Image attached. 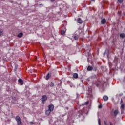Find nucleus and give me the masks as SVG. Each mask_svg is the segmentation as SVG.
<instances>
[{
  "label": "nucleus",
  "instance_id": "ddd939ff",
  "mask_svg": "<svg viewBox=\"0 0 125 125\" xmlns=\"http://www.w3.org/2000/svg\"><path fill=\"white\" fill-rule=\"evenodd\" d=\"M50 113H51V111H50V110H49V109L46 111V115H47V116H49Z\"/></svg>",
  "mask_w": 125,
  "mask_h": 125
},
{
  "label": "nucleus",
  "instance_id": "cd10ccee",
  "mask_svg": "<svg viewBox=\"0 0 125 125\" xmlns=\"http://www.w3.org/2000/svg\"><path fill=\"white\" fill-rule=\"evenodd\" d=\"M110 125H113V123L111 122H109Z\"/></svg>",
  "mask_w": 125,
  "mask_h": 125
},
{
  "label": "nucleus",
  "instance_id": "4be33fe9",
  "mask_svg": "<svg viewBox=\"0 0 125 125\" xmlns=\"http://www.w3.org/2000/svg\"><path fill=\"white\" fill-rule=\"evenodd\" d=\"M104 124L105 125H109V124H108L107 123V121H104Z\"/></svg>",
  "mask_w": 125,
  "mask_h": 125
},
{
  "label": "nucleus",
  "instance_id": "b1692460",
  "mask_svg": "<svg viewBox=\"0 0 125 125\" xmlns=\"http://www.w3.org/2000/svg\"><path fill=\"white\" fill-rule=\"evenodd\" d=\"M123 1H124V0H118V2H119V3H122Z\"/></svg>",
  "mask_w": 125,
  "mask_h": 125
},
{
  "label": "nucleus",
  "instance_id": "9d476101",
  "mask_svg": "<svg viewBox=\"0 0 125 125\" xmlns=\"http://www.w3.org/2000/svg\"><path fill=\"white\" fill-rule=\"evenodd\" d=\"M73 78H74V79H78V78H79V75L78 73H75L73 74Z\"/></svg>",
  "mask_w": 125,
  "mask_h": 125
},
{
  "label": "nucleus",
  "instance_id": "6e6552de",
  "mask_svg": "<svg viewBox=\"0 0 125 125\" xmlns=\"http://www.w3.org/2000/svg\"><path fill=\"white\" fill-rule=\"evenodd\" d=\"M103 99L104 101H107L109 99V97H108V96H104Z\"/></svg>",
  "mask_w": 125,
  "mask_h": 125
},
{
  "label": "nucleus",
  "instance_id": "20e7f679",
  "mask_svg": "<svg viewBox=\"0 0 125 125\" xmlns=\"http://www.w3.org/2000/svg\"><path fill=\"white\" fill-rule=\"evenodd\" d=\"M48 110L51 112H52L54 110V106L53 105H50L48 106Z\"/></svg>",
  "mask_w": 125,
  "mask_h": 125
},
{
  "label": "nucleus",
  "instance_id": "2f4dec72",
  "mask_svg": "<svg viewBox=\"0 0 125 125\" xmlns=\"http://www.w3.org/2000/svg\"><path fill=\"white\" fill-rule=\"evenodd\" d=\"M124 15L125 16V12L124 13Z\"/></svg>",
  "mask_w": 125,
  "mask_h": 125
},
{
  "label": "nucleus",
  "instance_id": "393cba45",
  "mask_svg": "<svg viewBox=\"0 0 125 125\" xmlns=\"http://www.w3.org/2000/svg\"><path fill=\"white\" fill-rule=\"evenodd\" d=\"M121 14H122V12H121V11H119L118 12V15H121Z\"/></svg>",
  "mask_w": 125,
  "mask_h": 125
},
{
  "label": "nucleus",
  "instance_id": "6ab92c4d",
  "mask_svg": "<svg viewBox=\"0 0 125 125\" xmlns=\"http://www.w3.org/2000/svg\"><path fill=\"white\" fill-rule=\"evenodd\" d=\"M121 107L122 110H124V109H125V104H122L121 106Z\"/></svg>",
  "mask_w": 125,
  "mask_h": 125
},
{
  "label": "nucleus",
  "instance_id": "f257e3e1",
  "mask_svg": "<svg viewBox=\"0 0 125 125\" xmlns=\"http://www.w3.org/2000/svg\"><path fill=\"white\" fill-rule=\"evenodd\" d=\"M16 121L18 125H23V123L21 122V119L19 116L16 117Z\"/></svg>",
  "mask_w": 125,
  "mask_h": 125
},
{
  "label": "nucleus",
  "instance_id": "4468645a",
  "mask_svg": "<svg viewBox=\"0 0 125 125\" xmlns=\"http://www.w3.org/2000/svg\"><path fill=\"white\" fill-rule=\"evenodd\" d=\"M22 36H23V33L22 32H21L18 35V38H22Z\"/></svg>",
  "mask_w": 125,
  "mask_h": 125
},
{
  "label": "nucleus",
  "instance_id": "f3484780",
  "mask_svg": "<svg viewBox=\"0 0 125 125\" xmlns=\"http://www.w3.org/2000/svg\"><path fill=\"white\" fill-rule=\"evenodd\" d=\"M73 38L74 40H78L79 39V36L78 35L74 36Z\"/></svg>",
  "mask_w": 125,
  "mask_h": 125
},
{
  "label": "nucleus",
  "instance_id": "f704fd0d",
  "mask_svg": "<svg viewBox=\"0 0 125 125\" xmlns=\"http://www.w3.org/2000/svg\"><path fill=\"white\" fill-rule=\"evenodd\" d=\"M114 122H115V120H114Z\"/></svg>",
  "mask_w": 125,
  "mask_h": 125
},
{
  "label": "nucleus",
  "instance_id": "a211bd4d",
  "mask_svg": "<svg viewBox=\"0 0 125 125\" xmlns=\"http://www.w3.org/2000/svg\"><path fill=\"white\" fill-rule=\"evenodd\" d=\"M2 35H3V31H2V30L0 29V36H2Z\"/></svg>",
  "mask_w": 125,
  "mask_h": 125
},
{
  "label": "nucleus",
  "instance_id": "7ed1b4c3",
  "mask_svg": "<svg viewBox=\"0 0 125 125\" xmlns=\"http://www.w3.org/2000/svg\"><path fill=\"white\" fill-rule=\"evenodd\" d=\"M47 100V97L46 95H43L42 97V103H44V102L46 101Z\"/></svg>",
  "mask_w": 125,
  "mask_h": 125
},
{
  "label": "nucleus",
  "instance_id": "2eb2a0df",
  "mask_svg": "<svg viewBox=\"0 0 125 125\" xmlns=\"http://www.w3.org/2000/svg\"><path fill=\"white\" fill-rule=\"evenodd\" d=\"M120 36L121 38H122L123 39H124V38H125V34L121 33V34H120Z\"/></svg>",
  "mask_w": 125,
  "mask_h": 125
},
{
  "label": "nucleus",
  "instance_id": "7c9ffc66",
  "mask_svg": "<svg viewBox=\"0 0 125 125\" xmlns=\"http://www.w3.org/2000/svg\"><path fill=\"white\" fill-rule=\"evenodd\" d=\"M96 70H97V69H96V68L95 67V68H94V71H96Z\"/></svg>",
  "mask_w": 125,
  "mask_h": 125
},
{
  "label": "nucleus",
  "instance_id": "1a4fd4ad",
  "mask_svg": "<svg viewBox=\"0 0 125 125\" xmlns=\"http://www.w3.org/2000/svg\"><path fill=\"white\" fill-rule=\"evenodd\" d=\"M92 70H93V67L91 66H88L87 68V71H92Z\"/></svg>",
  "mask_w": 125,
  "mask_h": 125
},
{
  "label": "nucleus",
  "instance_id": "72a5a7b5",
  "mask_svg": "<svg viewBox=\"0 0 125 125\" xmlns=\"http://www.w3.org/2000/svg\"><path fill=\"white\" fill-rule=\"evenodd\" d=\"M93 1H94V0H92Z\"/></svg>",
  "mask_w": 125,
  "mask_h": 125
},
{
  "label": "nucleus",
  "instance_id": "aec40b11",
  "mask_svg": "<svg viewBox=\"0 0 125 125\" xmlns=\"http://www.w3.org/2000/svg\"><path fill=\"white\" fill-rule=\"evenodd\" d=\"M88 103H89V102L87 101V102H85L84 104H83V106H84V105H88Z\"/></svg>",
  "mask_w": 125,
  "mask_h": 125
},
{
  "label": "nucleus",
  "instance_id": "412c9836",
  "mask_svg": "<svg viewBox=\"0 0 125 125\" xmlns=\"http://www.w3.org/2000/svg\"><path fill=\"white\" fill-rule=\"evenodd\" d=\"M61 34H62V35H65V31H64V30L62 31L61 32Z\"/></svg>",
  "mask_w": 125,
  "mask_h": 125
},
{
  "label": "nucleus",
  "instance_id": "c756f323",
  "mask_svg": "<svg viewBox=\"0 0 125 125\" xmlns=\"http://www.w3.org/2000/svg\"><path fill=\"white\" fill-rule=\"evenodd\" d=\"M121 103H123V99H121Z\"/></svg>",
  "mask_w": 125,
  "mask_h": 125
},
{
  "label": "nucleus",
  "instance_id": "dca6fc26",
  "mask_svg": "<svg viewBox=\"0 0 125 125\" xmlns=\"http://www.w3.org/2000/svg\"><path fill=\"white\" fill-rule=\"evenodd\" d=\"M50 86L51 87H54V83H53V82H51L50 84Z\"/></svg>",
  "mask_w": 125,
  "mask_h": 125
},
{
  "label": "nucleus",
  "instance_id": "423d86ee",
  "mask_svg": "<svg viewBox=\"0 0 125 125\" xmlns=\"http://www.w3.org/2000/svg\"><path fill=\"white\" fill-rule=\"evenodd\" d=\"M106 22H107V21L106 20V19H103L101 20V23L102 24H103V25L106 24Z\"/></svg>",
  "mask_w": 125,
  "mask_h": 125
},
{
  "label": "nucleus",
  "instance_id": "39448f33",
  "mask_svg": "<svg viewBox=\"0 0 125 125\" xmlns=\"http://www.w3.org/2000/svg\"><path fill=\"white\" fill-rule=\"evenodd\" d=\"M113 114L114 117H117L118 115V114H119V110H115L113 111Z\"/></svg>",
  "mask_w": 125,
  "mask_h": 125
},
{
  "label": "nucleus",
  "instance_id": "f8f14e48",
  "mask_svg": "<svg viewBox=\"0 0 125 125\" xmlns=\"http://www.w3.org/2000/svg\"><path fill=\"white\" fill-rule=\"evenodd\" d=\"M50 77H51V75H50V74L49 73H48V74L46 76V80H47V81L48 80Z\"/></svg>",
  "mask_w": 125,
  "mask_h": 125
},
{
  "label": "nucleus",
  "instance_id": "0eeeda50",
  "mask_svg": "<svg viewBox=\"0 0 125 125\" xmlns=\"http://www.w3.org/2000/svg\"><path fill=\"white\" fill-rule=\"evenodd\" d=\"M19 83H20L21 85H23V84H24V81H23V80H22V79H20L18 80Z\"/></svg>",
  "mask_w": 125,
  "mask_h": 125
},
{
  "label": "nucleus",
  "instance_id": "bb28decb",
  "mask_svg": "<svg viewBox=\"0 0 125 125\" xmlns=\"http://www.w3.org/2000/svg\"><path fill=\"white\" fill-rule=\"evenodd\" d=\"M30 125H34V122H30Z\"/></svg>",
  "mask_w": 125,
  "mask_h": 125
},
{
  "label": "nucleus",
  "instance_id": "a878e982",
  "mask_svg": "<svg viewBox=\"0 0 125 125\" xmlns=\"http://www.w3.org/2000/svg\"><path fill=\"white\" fill-rule=\"evenodd\" d=\"M98 123H99V125H101V123L100 119H99L98 120Z\"/></svg>",
  "mask_w": 125,
  "mask_h": 125
},
{
  "label": "nucleus",
  "instance_id": "c85d7f7f",
  "mask_svg": "<svg viewBox=\"0 0 125 125\" xmlns=\"http://www.w3.org/2000/svg\"><path fill=\"white\" fill-rule=\"evenodd\" d=\"M50 1H51V2H53V1H55V0H50Z\"/></svg>",
  "mask_w": 125,
  "mask_h": 125
},
{
  "label": "nucleus",
  "instance_id": "9b49d317",
  "mask_svg": "<svg viewBox=\"0 0 125 125\" xmlns=\"http://www.w3.org/2000/svg\"><path fill=\"white\" fill-rule=\"evenodd\" d=\"M77 22L79 24H82L83 23V20H82V19H81V18H78L77 19Z\"/></svg>",
  "mask_w": 125,
  "mask_h": 125
},
{
  "label": "nucleus",
  "instance_id": "473e14b6",
  "mask_svg": "<svg viewBox=\"0 0 125 125\" xmlns=\"http://www.w3.org/2000/svg\"><path fill=\"white\" fill-rule=\"evenodd\" d=\"M88 62H89V60H88Z\"/></svg>",
  "mask_w": 125,
  "mask_h": 125
},
{
  "label": "nucleus",
  "instance_id": "5701e85b",
  "mask_svg": "<svg viewBox=\"0 0 125 125\" xmlns=\"http://www.w3.org/2000/svg\"><path fill=\"white\" fill-rule=\"evenodd\" d=\"M98 108H99V109H102V105L100 104V105L98 106Z\"/></svg>",
  "mask_w": 125,
  "mask_h": 125
},
{
  "label": "nucleus",
  "instance_id": "f03ea898",
  "mask_svg": "<svg viewBox=\"0 0 125 125\" xmlns=\"http://www.w3.org/2000/svg\"><path fill=\"white\" fill-rule=\"evenodd\" d=\"M104 84V82L102 83V82L98 81L97 83H96V85L97 87H100L102 86V87H103Z\"/></svg>",
  "mask_w": 125,
  "mask_h": 125
}]
</instances>
